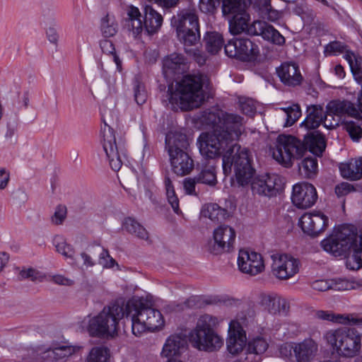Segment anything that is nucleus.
<instances>
[{
	"label": "nucleus",
	"mask_w": 362,
	"mask_h": 362,
	"mask_svg": "<svg viewBox=\"0 0 362 362\" xmlns=\"http://www.w3.org/2000/svg\"><path fill=\"white\" fill-rule=\"evenodd\" d=\"M169 157L173 171L177 175H188L194 168V161L187 152Z\"/></svg>",
	"instance_id": "bb28decb"
},
{
	"label": "nucleus",
	"mask_w": 362,
	"mask_h": 362,
	"mask_svg": "<svg viewBox=\"0 0 362 362\" xmlns=\"http://www.w3.org/2000/svg\"><path fill=\"white\" fill-rule=\"evenodd\" d=\"M286 114V127L292 126L301 115V110L299 105L294 104L291 107L284 109Z\"/></svg>",
	"instance_id": "49530a36"
},
{
	"label": "nucleus",
	"mask_w": 362,
	"mask_h": 362,
	"mask_svg": "<svg viewBox=\"0 0 362 362\" xmlns=\"http://www.w3.org/2000/svg\"><path fill=\"white\" fill-rule=\"evenodd\" d=\"M102 51L106 54H113L115 52V47L110 40H104L100 42Z\"/></svg>",
	"instance_id": "774afa93"
},
{
	"label": "nucleus",
	"mask_w": 362,
	"mask_h": 362,
	"mask_svg": "<svg viewBox=\"0 0 362 362\" xmlns=\"http://www.w3.org/2000/svg\"><path fill=\"white\" fill-rule=\"evenodd\" d=\"M245 131L244 118L239 115L224 112L219 128L212 133H202L197 144L202 156L214 159L223 155V171L230 174L234 167L238 182L244 186L254 174L250 152L235 143Z\"/></svg>",
	"instance_id": "f257e3e1"
},
{
	"label": "nucleus",
	"mask_w": 362,
	"mask_h": 362,
	"mask_svg": "<svg viewBox=\"0 0 362 362\" xmlns=\"http://www.w3.org/2000/svg\"><path fill=\"white\" fill-rule=\"evenodd\" d=\"M269 348L267 339L262 336H257L250 339L247 342V352L249 354L261 356L265 353Z\"/></svg>",
	"instance_id": "72a5a7b5"
},
{
	"label": "nucleus",
	"mask_w": 362,
	"mask_h": 362,
	"mask_svg": "<svg viewBox=\"0 0 362 362\" xmlns=\"http://www.w3.org/2000/svg\"><path fill=\"white\" fill-rule=\"evenodd\" d=\"M223 345V339L219 336L215 330L208 336L206 340L201 344L199 350L208 352H213L219 350Z\"/></svg>",
	"instance_id": "c9c22d12"
},
{
	"label": "nucleus",
	"mask_w": 362,
	"mask_h": 362,
	"mask_svg": "<svg viewBox=\"0 0 362 362\" xmlns=\"http://www.w3.org/2000/svg\"><path fill=\"white\" fill-rule=\"evenodd\" d=\"M144 12L143 26L150 35L157 33L163 24V16L150 5L144 6Z\"/></svg>",
	"instance_id": "c85d7f7f"
},
{
	"label": "nucleus",
	"mask_w": 362,
	"mask_h": 362,
	"mask_svg": "<svg viewBox=\"0 0 362 362\" xmlns=\"http://www.w3.org/2000/svg\"><path fill=\"white\" fill-rule=\"evenodd\" d=\"M276 74L281 83L286 86L296 87L300 86L303 77L299 66L293 62H284L276 69Z\"/></svg>",
	"instance_id": "412c9836"
},
{
	"label": "nucleus",
	"mask_w": 362,
	"mask_h": 362,
	"mask_svg": "<svg viewBox=\"0 0 362 362\" xmlns=\"http://www.w3.org/2000/svg\"><path fill=\"white\" fill-rule=\"evenodd\" d=\"M279 354L284 359L295 361L294 358V342L285 343L279 347Z\"/></svg>",
	"instance_id": "3c124183"
},
{
	"label": "nucleus",
	"mask_w": 362,
	"mask_h": 362,
	"mask_svg": "<svg viewBox=\"0 0 362 362\" xmlns=\"http://www.w3.org/2000/svg\"><path fill=\"white\" fill-rule=\"evenodd\" d=\"M187 347V341L185 335L175 334L169 336L166 339L161 354L166 358L180 355Z\"/></svg>",
	"instance_id": "a878e982"
},
{
	"label": "nucleus",
	"mask_w": 362,
	"mask_h": 362,
	"mask_svg": "<svg viewBox=\"0 0 362 362\" xmlns=\"http://www.w3.org/2000/svg\"><path fill=\"white\" fill-rule=\"evenodd\" d=\"M299 261L288 255L273 256L272 271L277 279L286 280L293 277L299 271Z\"/></svg>",
	"instance_id": "f8f14e48"
},
{
	"label": "nucleus",
	"mask_w": 362,
	"mask_h": 362,
	"mask_svg": "<svg viewBox=\"0 0 362 362\" xmlns=\"http://www.w3.org/2000/svg\"><path fill=\"white\" fill-rule=\"evenodd\" d=\"M328 217L320 211L304 214L299 220V226L305 233L317 236L328 226Z\"/></svg>",
	"instance_id": "2eb2a0df"
},
{
	"label": "nucleus",
	"mask_w": 362,
	"mask_h": 362,
	"mask_svg": "<svg viewBox=\"0 0 362 362\" xmlns=\"http://www.w3.org/2000/svg\"><path fill=\"white\" fill-rule=\"evenodd\" d=\"M189 141L186 134L180 132H170L165 136V149L169 156L187 152Z\"/></svg>",
	"instance_id": "b1692460"
},
{
	"label": "nucleus",
	"mask_w": 362,
	"mask_h": 362,
	"mask_svg": "<svg viewBox=\"0 0 362 362\" xmlns=\"http://www.w3.org/2000/svg\"><path fill=\"white\" fill-rule=\"evenodd\" d=\"M235 237V231L232 227L220 226L214 231L215 243L211 252L215 255L230 252L233 248Z\"/></svg>",
	"instance_id": "f3484780"
},
{
	"label": "nucleus",
	"mask_w": 362,
	"mask_h": 362,
	"mask_svg": "<svg viewBox=\"0 0 362 362\" xmlns=\"http://www.w3.org/2000/svg\"><path fill=\"white\" fill-rule=\"evenodd\" d=\"M218 322L217 317L208 314L201 315L195 328L190 332L189 339L193 346L199 349L204 340H206L208 336L214 330Z\"/></svg>",
	"instance_id": "ddd939ff"
},
{
	"label": "nucleus",
	"mask_w": 362,
	"mask_h": 362,
	"mask_svg": "<svg viewBox=\"0 0 362 362\" xmlns=\"http://www.w3.org/2000/svg\"><path fill=\"white\" fill-rule=\"evenodd\" d=\"M238 267L242 273L251 276L261 274L265 269L262 255L250 249L239 250Z\"/></svg>",
	"instance_id": "9b49d317"
},
{
	"label": "nucleus",
	"mask_w": 362,
	"mask_h": 362,
	"mask_svg": "<svg viewBox=\"0 0 362 362\" xmlns=\"http://www.w3.org/2000/svg\"><path fill=\"white\" fill-rule=\"evenodd\" d=\"M133 90L136 103L139 105L144 104L148 98L147 92L144 83L137 78L133 82Z\"/></svg>",
	"instance_id": "c03bdc74"
},
{
	"label": "nucleus",
	"mask_w": 362,
	"mask_h": 362,
	"mask_svg": "<svg viewBox=\"0 0 362 362\" xmlns=\"http://www.w3.org/2000/svg\"><path fill=\"white\" fill-rule=\"evenodd\" d=\"M259 304L270 314L287 315L290 304L288 301L275 293H261L259 297Z\"/></svg>",
	"instance_id": "6ab92c4d"
},
{
	"label": "nucleus",
	"mask_w": 362,
	"mask_h": 362,
	"mask_svg": "<svg viewBox=\"0 0 362 362\" xmlns=\"http://www.w3.org/2000/svg\"><path fill=\"white\" fill-rule=\"evenodd\" d=\"M248 0H223L222 4V13L223 16L237 15L245 13Z\"/></svg>",
	"instance_id": "473e14b6"
},
{
	"label": "nucleus",
	"mask_w": 362,
	"mask_h": 362,
	"mask_svg": "<svg viewBox=\"0 0 362 362\" xmlns=\"http://www.w3.org/2000/svg\"><path fill=\"white\" fill-rule=\"evenodd\" d=\"M323 250L334 257H347V262L355 263L352 269L362 267V228L358 231L353 225H342L322 240Z\"/></svg>",
	"instance_id": "20e7f679"
},
{
	"label": "nucleus",
	"mask_w": 362,
	"mask_h": 362,
	"mask_svg": "<svg viewBox=\"0 0 362 362\" xmlns=\"http://www.w3.org/2000/svg\"><path fill=\"white\" fill-rule=\"evenodd\" d=\"M206 50L211 54H218L222 49L224 40L218 32H207L204 37Z\"/></svg>",
	"instance_id": "7c9ffc66"
},
{
	"label": "nucleus",
	"mask_w": 362,
	"mask_h": 362,
	"mask_svg": "<svg viewBox=\"0 0 362 362\" xmlns=\"http://www.w3.org/2000/svg\"><path fill=\"white\" fill-rule=\"evenodd\" d=\"M19 276L21 279H30L33 281L41 277L40 272L33 268L21 270Z\"/></svg>",
	"instance_id": "13d9d810"
},
{
	"label": "nucleus",
	"mask_w": 362,
	"mask_h": 362,
	"mask_svg": "<svg viewBox=\"0 0 362 362\" xmlns=\"http://www.w3.org/2000/svg\"><path fill=\"white\" fill-rule=\"evenodd\" d=\"M362 117V116H361ZM362 118L358 122H354L352 120H347L345 122L346 129L348 132L351 138L354 141H358L362 138V128L361 125L358 124L361 122Z\"/></svg>",
	"instance_id": "09e8293b"
},
{
	"label": "nucleus",
	"mask_w": 362,
	"mask_h": 362,
	"mask_svg": "<svg viewBox=\"0 0 362 362\" xmlns=\"http://www.w3.org/2000/svg\"><path fill=\"white\" fill-rule=\"evenodd\" d=\"M240 111L250 117H252L255 112L256 107L252 100H246L240 103Z\"/></svg>",
	"instance_id": "864d4df0"
},
{
	"label": "nucleus",
	"mask_w": 362,
	"mask_h": 362,
	"mask_svg": "<svg viewBox=\"0 0 362 362\" xmlns=\"http://www.w3.org/2000/svg\"><path fill=\"white\" fill-rule=\"evenodd\" d=\"M327 115L344 116L347 115L356 119L360 120L362 117L359 111L354 107V104L346 100H332L326 106Z\"/></svg>",
	"instance_id": "393cba45"
},
{
	"label": "nucleus",
	"mask_w": 362,
	"mask_h": 362,
	"mask_svg": "<svg viewBox=\"0 0 362 362\" xmlns=\"http://www.w3.org/2000/svg\"><path fill=\"white\" fill-rule=\"evenodd\" d=\"M315 315L320 320L333 322L334 313L332 311L317 310Z\"/></svg>",
	"instance_id": "69168bd1"
},
{
	"label": "nucleus",
	"mask_w": 362,
	"mask_h": 362,
	"mask_svg": "<svg viewBox=\"0 0 362 362\" xmlns=\"http://www.w3.org/2000/svg\"><path fill=\"white\" fill-rule=\"evenodd\" d=\"M101 119L104 127L100 132V144L111 168L118 171L122 167L123 159L127 157L125 140L122 136L116 137L115 132L111 126L114 123L111 110H101Z\"/></svg>",
	"instance_id": "423d86ee"
},
{
	"label": "nucleus",
	"mask_w": 362,
	"mask_h": 362,
	"mask_svg": "<svg viewBox=\"0 0 362 362\" xmlns=\"http://www.w3.org/2000/svg\"><path fill=\"white\" fill-rule=\"evenodd\" d=\"M221 0H199V10L205 13H213L219 6Z\"/></svg>",
	"instance_id": "8fccbe9b"
},
{
	"label": "nucleus",
	"mask_w": 362,
	"mask_h": 362,
	"mask_svg": "<svg viewBox=\"0 0 362 362\" xmlns=\"http://www.w3.org/2000/svg\"><path fill=\"white\" fill-rule=\"evenodd\" d=\"M53 245L56 250L66 258L72 259L74 255L73 247L68 244L63 236L56 235L53 238Z\"/></svg>",
	"instance_id": "79ce46f5"
},
{
	"label": "nucleus",
	"mask_w": 362,
	"mask_h": 362,
	"mask_svg": "<svg viewBox=\"0 0 362 362\" xmlns=\"http://www.w3.org/2000/svg\"><path fill=\"white\" fill-rule=\"evenodd\" d=\"M78 349L72 346H62L49 349L42 353V358L45 362H66Z\"/></svg>",
	"instance_id": "cd10ccee"
},
{
	"label": "nucleus",
	"mask_w": 362,
	"mask_h": 362,
	"mask_svg": "<svg viewBox=\"0 0 362 362\" xmlns=\"http://www.w3.org/2000/svg\"><path fill=\"white\" fill-rule=\"evenodd\" d=\"M250 16L247 12L233 16L229 22L230 33L234 35L245 33L250 36H261L274 45H284L285 37L272 25L264 21H254L250 24Z\"/></svg>",
	"instance_id": "0eeeda50"
},
{
	"label": "nucleus",
	"mask_w": 362,
	"mask_h": 362,
	"mask_svg": "<svg viewBox=\"0 0 362 362\" xmlns=\"http://www.w3.org/2000/svg\"><path fill=\"white\" fill-rule=\"evenodd\" d=\"M317 170L318 164L315 157H306L299 164L300 173L307 178L315 177Z\"/></svg>",
	"instance_id": "e433bc0d"
},
{
	"label": "nucleus",
	"mask_w": 362,
	"mask_h": 362,
	"mask_svg": "<svg viewBox=\"0 0 362 362\" xmlns=\"http://www.w3.org/2000/svg\"><path fill=\"white\" fill-rule=\"evenodd\" d=\"M223 111H216V112H205L203 115L204 122L207 124L211 126L215 130L217 128H219V124H221L222 120V116H223Z\"/></svg>",
	"instance_id": "a18cd8bd"
},
{
	"label": "nucleus",
	"mask_w": 362,
	"mask_h": 362,
	"mask_svg": "<svg viewBox=\"0 0 362 362\" xmlns=\"http://www.w3.org/2000/svg\"><path fill=\"white\" fill-rule=\"evenodd\" d=\"M205 217H208L212 221H219L220 218L224 215V211L216 204H211L202 211Z\"/></svg>",
	"instance_id": "de8ad7c7"
},
{
	"label": "nucleus",
	"mask_w": 362,
	"mask_h": 362,
	"mask_svg": "<svg viewBox=\"0 0 362 362\" xmlns=\"http://www.w3.org/2000/svg\"><path fill=\"white\" fill-rule=\"evenodd\" d=\"M202 87L201 78L190 75L169 85L167 96L172 110L189 111L199 107L204 100Z\"/></svg>",
	"instance_id": "39448f33"
},
{
	"label": "nucleus",
	"mask_w": 362,
	"mask_h": 362,
	"mask_svg": "<svg viewBox=\"0 0 362 362\" xmlns=\"http://www.w3.org/2000/svg\"><path fill=\"white\" fill-rule=\"evenodd\" d=\"M251 187L254 194L272 197L282 189V180L276 174H267L255 178L252 182Z\"/></svg>",
	"instance_id": "dca6fc26"
},
{
	"label": "nucleus",
	"mask_w": 362,
	"mask_h": 362,
	"mask_svg": "<svg viewBox=\"0 0 362 362\" xmlns=\"http://www.w3.org/2000/svg\"><path fill=\"white\" fill-rule=\"evenodd\" d=\"M196 176L199 183L209 186H215L217 183L216 172L214 165L206 166Z\"/></svg>",
	"instance_id": "58836bf2"
},
{
	"label": "nucleus",
	"mask_w": 362,
	"mask_h": 362,
	"mask_svg": "<svg viewBox=\"0 0 362 362\" xmlns=\"http://www.w3.org/2000/svg\"><path fill=\"white\" fill-rule=\"evenodd\" d=\"M150 2H154L158 6L164 8H175L179 3L180 0H148Z\"/></svg>",
	"instance_id": "e2e57ef3"
},
{
	"label": "nucleus",
	"mask_w": 362,
	"mask_h": 362,
	"mask_svg": "<svg viewBox=\"0 0 362 362\" xmlns=\"http://www.w3.org/2000/svg\"><path fill=\"white\" fill-rule=\"evenodd\" d=\"M229 337L227 339V349L233 355L240 353L245 346L246 334L239 322L232 320L229 324Z\"/></svg>",
	"instance_id": "aec40b11"
},
{
	"label": "nucleus",
	"mask_w": 362,
	"mask_h": 362,
	"mask_svg": "<svg viewBox=\"0 0 362 362\" xmlns=\"http://www.w3.org/2000/svg\"><path fill=\"white\" fill-rule=\"evenodd\" d=\"M333 322L346 325H362V314H338L334 313Z\"/></svg>",
	"instance_id": "ea45409f"
},
{
	"label": "nucleus",
	"mask_w": 362,
	"mask_h": 362,
	"mask_svg": "<svg viewBox=\"0 0 362 362\" xmlns=\"http://www.w3.org/2000/svg\"><path fill=\"white\" fill-rule=\"evenodd\" d=\"M318 351V344L312 338L294 342L295 362H312Z\"/></svg>",
	"instance_id": "4be33fe9"
},
{
	"label": "nucleus",
	"mask_w": 362,
	"mask_h": 362,
	"mask_svg": "<svg viewBox=\"0 0 362 362\" xmlns=\"http://www.w3.org/2000/svg\"><path fill=\"white\" fill-rule=\"evenodd\" d=\"M179 40L185 47L196 45L200 40L199 17L195 8L180 10L172 18Z\"/></svg>",
	"instance_id": "1a4fd4ad"
},
{
	"label": "nucleus",
	"mask_w": 362,
	"mask_h": 362,
	"mask_svg": "<svg viewBox=\"0 0 362 362\" xmlns=\"http://www.w3.org/2000/svg\"><path fill=\"white\" fill-rule=\"evenodd\" d=\"M129 316L132 320V333L136 337L141 336L147 330H157L164 325L162 314L153 308L151 300L133 297L126 303L122 300H116L105 306L98 315L89 320L87 331L93 337H114L117 334L119 321Z\"/></svg>",
	"instance_id": "f03ea898"
},
{
	"label": "nucleus",
	"mask_w": 362,
	"mask_h": 362,
	"mask_svg": "<svg viewBox=\"0 0 362 362\" xmlns=\"http://www.w3.org/2000/svg\"><path fill=\"white\" fill-rule=\"evenodd\" d=\"M110 349L104 346L93 347L88 356L87 362H109Z\"/></svg>",
	"instance_id": "4c0bfd02"
},
{
	"label": "nucleus",
	"mask_w": 362,
	"mask_h": 362,
	"mask_svg": "<svg viewBox=\"0 0 362 362\" xmlns=\"http://www.w3.org/2000/svg\"><path fill=\"white\" fill-rule=\"evenodd\" d=\"M341 175L350 180H358L362 177V157L352 158L339 165Z\"/></svg>",
	"instance_id": "c756f323"
},
{
	"label": "nucleus",
	"mask_w": 362,
	"mask_h": 362,
	"mask_svg": "<svg viewBox=\"0 0 362 362\" xmlns=\"http://www.w3.org/2000/svg\"><path fill=\"white\" fill-rule=\"evenodd\" d=\"M332 286L334 289L338 291H346L354 288V283L345 279H335Z\"/></svg>",
	"instance_id": "4d7b16f0"
},
{
	"label": "nucleus",
	"mask_w": 362,
	"mask_h": 362,
	"mask_svg": "<svg viewBox=\"0 0 362 362\" xmlns=\"http://www.w3.org/2000/svg\"><path fill=\"white\" fill-rule=\"evenodd\" d=\"M100 29L105 37L114 36L117 32V23L115 17L108 13L103 17L101 19Z\"/></svg>",
	"instance_id": "a19ab883"
},
{
	"label": "nucleus",
	"mask_w": 362,
	"mask_h": 362,
	"mask_svg": "<svg viewBox=\"0 0 362 362\" xmlns=\"http://www.w3.org/2000/svg\"><path fill=\"white\" fill-rule=\"evenodd\" d=\"M327 117V113L322 105H309L306 109V117L300 124V127L306 131L315 130L322 124L327 128L334 127V125L332 124H326Z\"/></svg>",
	"instance_id": "a211bd4d"
},
{
	"label": "nucleus",
	"mask_w": 362,
	"mask_h": 362,
	"mask_svg": "<svg viewBox=\"0 0 362 362\" xmlns=\"http://www.w3.org/2000/svg\"><path fill=\"white\" fill-rule=\"evenodd\" d=\"M165 187L166 190L167 199L171 205L175 213L179 214L180 212L179 206V199L175 194L174 186L169 177L166 176L164 180Z\"/></svg>",
	"instance_id": "37998d69"
},
{
	"label": "nucleus",
	"mask_w": 362,
	"mask_h": 362,
	"mask_svg": "<svg viewBox=\"0 0 362 362\" xmlns=\"http://www.w3.org/2000/svg\"><path fill=\"white\" fill-rule=\"evenodd\" d=\"M317 199L315 187L308 182L296 184L293 187L291 200L299 209H308L313 206Z\"/></svg>",
	"instance_id": "4468645a"
},
{
	"label": "nucleus",
	"mask_w": 362,
	"mask_h": 362,
	"mask_svg": "<svg viewBox=\"0 0 362 362\" xmlns=\"http://www.w3.org/2000/svg\"><path fill=\"white\" fill-rule=\"evenodd\" d=\"M66 216V208L64 206L59 205L57 207L54 215L52 217V221L56 225L62 224Z\"/></svg>",
	"instance_id": "6e6d98bb"
},
{
	"label": "nucleus",
	"mask_w": 362,
	"mask_h": 362,
	"mask_svg": "<svg viewBox=\"0 0 362 362\" xmlns=\"http://www.w3.org/2000/svg\"><path fill=\"white\" fill-rule=\"evenodd\" d=\"M327 146L325 136L318 132L304 135L303 141L291 135H279L272 148L273 158L285 168H291L295 160L301 158L308 150L316 156H322Z\"/></svg>",
	"instance_id": "7ed1b4c3"
},
{
	"label": "nucleus",
	"mask_w": 362,
	"mask_h": 362,
	"mask_svg": "<svg viewBox=\"0 0 362 362\" xmlns=\"http://www.w3.org/2000/svg\"><path fill=\"white\" fill-rule=\"evenodd\" d=\"M99 263L104 267L112 268L116 264V261L110 255L106 249H103L100 255Z\"/></svg>",
	"instance_id": "5fc2aeb1"
},
{
	"label": "nucleus",
	"mask_w": 362,
	"mask_h": 362,
	"mask_svg": "<svg viewBox=\"0 0 362 362\" xmlns=\"http://www.w3.org/2000/svg\"><path fill=\"white\" fill-rule=\"evenodd\" d=\"M199 183L197 176L194 177H187L183 181V187L187 194L197 195L195 191L196 184Z\"/></svg>",
	"instance_id": "603ef678"
},
{
	"label": "nucleus",
	"mask_w": 362,
	"mask_h": 362,
	"mask_svg": "<svg viewBox=\"0 0 362 362\" xmlns=\"http://www.w3.org/2000/svg\"><path fill=\"white\" fill-rule=\"evenodd\" d=\"M354 190V186L347 182H342L335 187V193L338 197L345 196Z\"/></svg>",
	"instance_id": "bf43d9fd"
},
{
	"label": "nucleus",
	"mask_w": 362,
	"mask_h": 362,
	"mask_svg": "<svg viewBox=\"0 0 362 362\" xmlns=\"http://www.w3.org/2000/svg\"><path fill=\"white\" fill-rule=\"evenodd\" d=\"M46 35L48 40L54 45H57L59 40V35L56 30V29L53 27H49L47 31Z\"/></svg>",
	"instance_id": "338daca9"
},
{
	"label": "nucleus",
	"mask_w": 362,
	"mask_h": 362,
	"mask_svg": "<svg viewBox=\"0 0 362 362\" xmlns=\"http://www.w3.org/2000/svg\"><path fill=\"white\" fill-rule=\"evenodd\" d=\"M323 339L342 357H355L361 350V335L354 328L342 327L329 329L323 334Z\"/></svg>",
	"instance_id": "6e6552de"
},
{
	"label": "nucleus",
	"mask_w": 362,
	"mask_h": 362,
	"mask_svg": "<svg viewBox=\"0 0 362 362\" xmlns=\"http://www.w3.org/2000/svg\"><path fill=\"white\" fill-rule=\"evenodd\" d=\"M122 226L129 233L142 240L148 239V233L146 228L134 218L132 217L125 218Z\"/></svg>",
	"instance_id": "2f4dec72"
},
{
	"label": "nucleus",
	"mask_w": 362,
	"mask_h": 362,
	"mask_svg": "<svg viewBox=\"0 0 362 362\" xmlns=\"http://www.w3.org/2000/svg\"><path fill=\"white\" fill-rule=\"evenodd\" d=\"M344 49V45L338 41L330 42L326 47L327 51L332 54L341 53Z\"/></svg>",
	"instance_id": "680f3d73"
},
{
	"label": "nucleus",
	"mask_w": 362,
	"mask_h": 362,
	"mask_svg": "<svg viewBox=\"0 0 362 362\" xmlns=\"http://www.w3.org/2000/svg\"><path fill=\"white\" fill-rule=\"evenodd\" d=\"M187 69V59L182 54L174 52L163 59V71L166 77L183 74Z\"/></svg>",
	"instance_id": "5701e85b"
},
{
	"label": "nucleus",
	"mask_w": 362,
	"mask_h": 362,
	"mask_svg": "<svg viewBox=\"0 0 362 362\" xmlns=\"http://www.w3.org/2000/svg\"><path fill=\"white\" fill-rule=\"evenodd\" d=\"M185 52L189 54L193 57V59L197 62L199 65H203L205 64L206 57L205 54L199 49H187L185 47Z\"/></svg>",
	"instance_id": "052dcab7"
},
{
	"label": "nucleus",
	"mask_w": 362,
	"mask_h": 362,
	"mask_svg": "<svg viewBox=\"0 0 362 362\" xmlns=\"http://www.w3.org/2000/svg\"><path fill=\"white\" fill-rule=\"evenodd\" d=\"M226 54L230 58H235L242 62H252L256 59L259 54L257 44L245 37L233 38L224 46Z\"/></svg>",
	"instance_id": "9d476101"
},
{
	"label": "nucleus",
	"mask_w": 362,
	"mask_h": 362,
	"mask_svg": "<svg viewBox=\"0 0 362 362\" xmlns=\"http://www.w3.org/2000/svg\"><path fill=\"white\" fill-rule=\"evenodd\" d=\"M9 180V172L5 168H0V189H4L6 187Z\"/></svg>",
	"instance_id": "0e129e2a"
},
{
	"label": "nucleus",
	"mask_w": 362,
	"mask_h": 362,
	"mask_svg": "<svg viewBox=\"0 0 362 362\" xmlns=\"http://www.w3.org/2000/svg\"><path fill=\"white\" fill-rule=\"evenodd\" d=\"M127 16L133 34L134 35H139L143 30V22L141 20V14L139 9L132 5L129 6L127 8Z\"/></svg>",
	"instance_id": "f704fd0d"
}]
</instances>
